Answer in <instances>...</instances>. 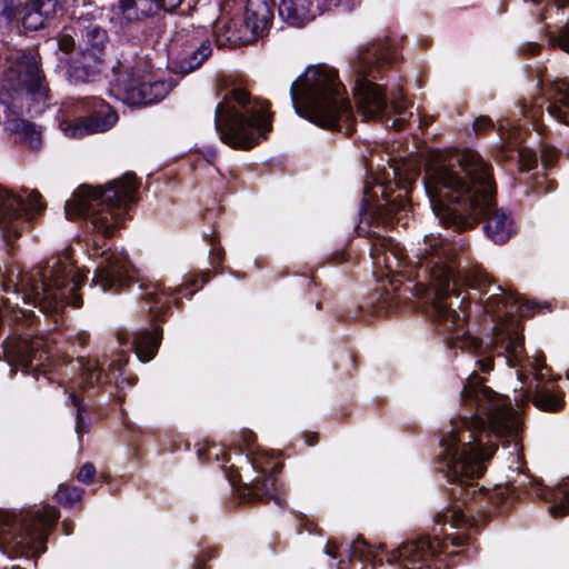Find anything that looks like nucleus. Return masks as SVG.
<instances>
[{"label": "nucleus", "instance_id": "obj_2", "mask_svg": "<svg viewBox=\"0 0 569 569\" xmlns=\"http://www.w3.org/2000/svg\"><path fill=\"white\" fill-rule=\"evenodd\" d=\"M370 256L377 267L386 268L389 273L407 276V282L401 288L399 281L392 279L389 281L392 292L385 287V292L379 293L375 306L378 312L396 310L399 299L408 292L426 300L432 323L451 348L471 355L481 352L482 342L469 333L465 317H460L447 299L457 292L460 280L472 289L483 291L492 282L483 270H469L461 278L452 246L440 237H426L415 264L407 262L403 249L390 238L378 239L371 247Z\"/></svg>", "mask_w": 569, "mask_h": 569}, {"label": "nucleus", "instance_id": "obj_45", "mask_svg": "<svg viewBox=\"0 0 569 569\" xmlns=\"http://www.w3.org/2000/svg\"><path fill=\"white\" fill-rule=\"evenodd\" d=\"M223 254H224V252H223L222 248L212 246V249H211L212 264L216 266V263H220L222 261Z\"/></svg>", "mask_w": 569, "mask_h": 569}, {"label": "nucleus", "instance_id": "obj_24", "mask_svg": "<svg viewBox=\"0 0 569 569\" xmlns=\"http://www.w3.org/2000/svg\"><path fill=\"white\" fill-rule=\"evenodd\" d=\"M60 7L59 0H29L21 9L22 26L29 30H39L54 17Z\"/></svg>", "mask_w": 569, "mask_h": 569}, {"label": "nucleus", "instance_id": "obj_38", "mask_svg": "<svg viewBox=\"0 0 569 569\" xmlns=\"http://www.w3.org/2000/svg\"><path fill=\"white\" fill-rule=\"evenodd\" d=\"M493 128L492 120L487 116H480L473 121V130L478 134H482Z\"/></svg>", "mask_w": 569, "mask_h": 569}, {"label": "nucleus", "instance_id": "obj_35", "mask_svg": "<svg viewBox=\"0 0 569 569\" xmlns=\"http://www.w3.org/2000/svg\"><path fill=\"white\" fill-rule=\"evenodd\" d=\"M351 556L360 560H370L373 557L371 548L361 538L356 539L351 545Z\"/></svg>", "mask_w": 569, "mask_h": 569}, {"label": "nucleus", "instance_id": "obj_25", "mask_svg": "<svg viewBox=\"0 0 569 569\" xmlns=\"http://www.w3.org/2000/svg\"><path fill=\"white\" fill-rule=\"evenodd\" d=\"M548 100V112L558 121L569 126V80H555L543 86Z\"/></svg>", "mask_w": 569, "mask_h": 569}, {"label": "nucleus", "instance_id": "obj_21", "mask_svg": "<svg viewBox=\"0 0 569 569\" xmlns=\"http://www.w3.org/2000/svg\"><path fill=\"white\" fill-rule=\"evenodd\" d=\"M162 338L160 328L153 330L142 329L132 332L130 336L118 333L119 345L129 343L138 359L142 362L154 358Z\"/></svg>", "mask_w": 569, "mask_h": 569}, {"label": "nucleus", "instance_id": "obj_48", "mask_svg": "<svg viewBox=\"0 0 569 569\" xmlns=\"http://www.w3.org/2000/svg\"><path fill=\"white\" fill-rule=\"evenodd\" d=\"M241 435H242V437H243V441L246 442V445H247L248 447H250V446L253 443V441H254V435H253V432H252V431H250V430H243V431L241 432Z\"/></svg>", "mask_w": 569, "mask_h": 569}, {"label": "nucleus", "instance_id": "obj_40", "mask_svg": "<svg viewBox=\"0 0 569 569\" xmlns=\"http://www.w3.org/2000/svg\"><path fill=\"white\" fill-rule=\"evenodd\" d=\"M58 47L61 51L69 53L74 48V39L70 34H61L58 39Z\"/></svg>", "mask_w": 569, "mask_h": 569}, {"label": "nucleus", "instance_id": "obj_5", "mask_svg": "<svg viewBox=\"0 0 569 569\" xmlns=\"http://www.w3.org/2000/svg\"><path fill=\"white\" fill-rule=\"evenodd\" d=\"M297 114L327 130L350 136L355 118L346 90L336 69L326 64L309 66L290 87Z\"/></svg>", "mask_w": 569, "mask_h": 569}, {"label": "nucleus", "instance_id": "obj_32", "mask_svg": "<svg viewBox=\"0 0 569 569\" xmlns=\"http://www.w3.org/2000/svg\"><path fill=\"white\" fill-rule=\"evenodd\" d=\"M16 0H0V29L8 28L16 18Z\"/></svg>", "mask_w": 569, "mask_h": 569}, {"label": "nucleus", "instance_id": "obj_34", "mask_svg": "<svg viewBox=\"0 0 569 569\" xmlns=\"http://www.w3.org/2000/svg\"><path fill=\"white\" fill-rule=\"evenodd\" d=\"M556 498H559L560 502L550 506L549 513L555 518L569 515V491L558 492Z\"/></svg>", "mask_w": 569, "mask_h": 569}, {"label": "nucleus", "instance_id": "obj_30", "mask_svg": "<svg viewBox=\"0 0 569 569\" xmlns=\"http://www.w3.org/2000/svg\"><path fill=\"white\" fill-rule=\"evenodd\" d=\"M69 400L72 406L76 407V432L81 436L89 431V425L84 421L82 413L86 411V407L82 405L81 399L74 393L69 395Z\"/></svg>", "mask_w": 569, "mask_h": 569}, {"label": "nucleus", "instance_id": "obj_10", "mask_svg": "<svg viewBox=\"0 0 569 569\" xmlns=\"http://www.w3.org/2000/svg\"><path fill=\"white\" fill-rule=\"evenodd\" d=\"M84 276L71 261L69 254L51 257L43 264L33 268L21 277V286L34 305L47 302L50 307L64 303L74 308L82 306V298L77 293Z\"/></svg>", "mask_w": 569, "mask_h": 569}, {"label": "nucleus", "instance_id": "obj_11", "mask_svg": "<svg viewBox=\"0 0 569 569\" xmlns=\"http://www.w3.org/2000/svg\"><path fill=\"white\" fill-rule=\"evenodd\" d=\"M498 293H492L485 302V311L491 316L493 326V348L499 353H506L508 363L515 366L519 360L523 348L521 323L516 318L529 317L531 307L521 302L519 295L508 291L501 286L497 287Z\"/></svg>", "mask_w": 569, "mask_h": 569}, {"label": "nucleus", "instance_id": "obj_8", "mask_svg": "<svg viewBox=\"0 0 569 569\" xmlns=\"http://www.w3.org/2000/svg\"><path fill=\"white\" fill-rule=\"evenodd\" d=\"M1 82L0 101L14 116L40 113L50 89L34 51H18L8 59Z\"/></svg>", "mask_w": 569, "mask_h": 569}, {"label": "nucleus", "instance_id": "obj_49", "mask_svg": "<svg viewBox=\"0 0 569 569\" xmlns=\"http://www.w3.org/2000/svg\"><path fill=\"white\" fill-rule=\"evenodd\" d=\"M306 442L308 446H315L318 442L317 433H305Z\"/></svg>", "mask_w": 569, "mask_h": 569}, {"label": "nucleus", "instance_id": "obj_57", "mask_svg": "<svg viewBox=\"0 0 569 569\" xmlns=\"http://www.w3.org/2000/svg\"><path fill=\"white\" fill-rule=\"evenodd\" d=\"M556 187L550 183L549 190L555 189Z\"/></svg>", "mask_w": 569, "mask_h": 569}, {"label": "nucleus", "instance_id": "obj_29", "mask_svg": "<svg viewBox=\"0 0 569 569\" xmlns=\"http://www.w3.org/2000/svg\"><path fill=\"white\" fill-rule=\"evenodd\" d=\"M16 131L23 138V140L32 148L38 149L40 147L41 137L40 132L36 129L33 123L24 120H20L16 124Z\"/></svg>", "mask_w": 569, "mask_h": 569}, {"label": "nucleus", "instance_id": "obj_7", "mask_svg": "<svg viewBox=\"0 0 569 569\" xmlns=\"http://www.w3.org/2000/svg\"><path fill=\"white\" fill-rule=\"evenodd\" d=\"M270 102L252 99L242 88L231 89L214 111V126L220 140L233 149L248 150L272 130Z\"/></svg>", "mask_w": 569, "mask_h": 569}, {"label": "nucleus", "instance_id": "obj_42", "mask_svg": "<svg viewBox=\"0 0 569 569\" xmlns=\"http://www.w3.org/2000/svg\"><path fill=\"white\" fill-rule=\"evenodd\" d=\"M182 0H157L159 10L172 11L181 4Z\"/></svg>", "mask_w": 569, "mask_h": 569}, {"label": "nucleus", "instance_id": "obj_16", "mask_svg": "<svg viewBox=\"0 0 569 569\" xmlns=\"http://www.w3.org/2000/svg\"><path fill=\"white\" fill-rule=\"evenodd\" d=\"M251 463L259 473H266L268 470L271 472L268 476H259L250 483H244L239 489V497L244 502H259L273 500L278 506H281V499L277 493V480L274 472L276 466H270L269 460L263 456H256L252 458Z\"/></svg>", "mask_w": 569, "mask_h": 569}, {"label": "nucleus", "instance_id": "obj_54", "mask_svg": "<svg viewBox=\"0 0 569 569\" xmlns=\"http://www.w3.org/2000/svg\"><path fill=\"white\" fill-rule=\"evenodd\" d=\"M209 279V273H206V278H202L201 284L206 283Z\"/></svg>", "mask_w": 569, "mask_h": 569}, {"label": "nucleus", "instance_id": "obj_12", "mask_svg": "<svg viewBox=\"0 0 569 569\" xmlns=\"http://www.w3.org/2000/svg\"><path fill=\"white\" fill-rule=\"evenodd\" d=\"M46 208L37 190L22 188L20 193H12L0 188V232L8 242L20 237L27 224Z\"/></svg>", "mask_w": 569, "mask_h": 569}, {"label": "nucleus", "instance_id": "obj_51", "mask_svg": "<svg viewBox=\"0 0 569 569\" xmlns=\"http://www.w3.org/2000/svg\"><path fill=\"white\" fill-rule=\"evenodd\" d=\"M562 7H569V0H556V9L559 10Z\"/></svg>", "mask_w": 569, "mask_h": 569}, {"label": "nucleus", "instance_id": "obj_26", "mask_svg": "<svg viewBox=\"0 0 569 569\" xmlns=\"http://www.w3.org/2000/svg\"><path fill=\"white\" fill-rule=\"evenodd\" d=\"M273 0H247L244 24L252 36H262L273 19Z\"/></svg>", "mask_w": 569, "mask_h": 569}, {"label": "nucleus", "instance_id": "obj_47", "mask_svg": "<svg viewBox=\"0 0 569 569\" xmlns=\"http://www.w3.org/2000/svg\"><path fill=\"white\" fill-rule=\"evenodd\" d=\"M126 362H127L126 353L120 355L117 360H112L110 362V368L112 370V375H114V370H120L121 366H123Z\"/></svg>", "mask_w": 569, "mask_h": 569}, {"label": "nucleus", "instance_id": "obj_53", "mask_svg": "<svg viewBox=\"0 0 569 569\" xmlns=\"http://www.w3.org/2000/svg\"><path fill=\"white\" fill-rule=\"evenodd\" d=\"M348 563L343 560L339 562V569H347Z\"/></svg>", "mask_w": 569, "mask_h": 569}, {"label": "nucleus", "instance_id": "obj_23", "mask_svg": "<svg viewBox=\"0 0 569 569\" xmlns=\"http://www.w3.org/2000/svg\"><path fill=\"white\" fill-rule=\"evenodd\" d=\"M320 12L315 0H281L279 14L291 27L301 28L312 21Z\"/></svg>", "mask_w": 569, "mask_h": 569}, {"label": "nucleus", "instance_id": "obj_15", "mask_svg": "<svg viewBox=\"0 0 569 569\" xmlns=\"http://www.w3.org/2000/svg\"><path fill=\"white\" fill-rule=\"evenodd\" d=\"M3 348L7 360L12 367H19L26 372L31 370L34 376L40 372V367L49 359L44 341L40 337L4 341Z\"/></svg>", "mask_w": 569, "mask_h": 569}, {"label": "nucleus", "instance_id": "obj_39", "mask_svg": "<svg viewBox=\"0 0 569 569\" xmlns=\"http://www.w3.org/2000/svg\"><path fill=\"white\" fill-rule=\"evenodd\" d=\"M96 476V468L92 463H84L78 472V480L83 483H89Z\"/></svg>", "mask_w": 569, "mask_h": 569}, {"label": "nucleus", "instance_id": "obj_22", "mask_svg": "<svg viewBox=\"0 0 569 569\" xmlns=\"http://www.w3.org/2000/svg\"><path fill=\"white\" fill-rule=\"evenodd\" d=\"M212 41L209 38L193 41L186 46L182 54L172 60L171 69L174 73L182 76L194 71L211 56Z\"/></svg>", "mask_w": 569, "mask_h": 569}, {"label": "nucleus", "instance_id": "obj_55", "mask_svg": "<svg viewBox=\"0 0 569 569\" xmlns=\"http://www.w3.org/2000/svg\"><path fill=\"white\" fill-rule=\"evenodd\" d=\"M196 569H203V568L201 567L200 561H198V562H197V565H196Z\"/></svg>", "mask_w": 569, "mask_h": 569}, {"label": "nucleus", "instance_id": "obj_50", "mask_svg": "<svg viewBox=\"0 0 569 569\" xmlns=\"http://www.w3.org/2000/svg\"><path fill=\"white\" fill-rule=\"evenodd\" d=\"M326 553L331 556L332 558L337 557V555H336V547L333 545H331V542L327 543Z\"/></svg>", "mask_w": 569, "mask_h": 569}, {"label": "nucleus", "instance_id": "obj_41", "mask_svg": "<svg viewBox=\"0 0 569 569\" xmlns=\"http://www.w3.org/2000/svg\"><path fill=\"white\" fill-rule=\"evenodd\" d=\"M378 209L381 210L380 213L383 214L386 218H391L399 209V206L392 203L389 200H386V203L378 204Z\"/></svg>", "mask_w": 569, "mask_h": 569}, {"label": "nucleus", "instance_id": "obj_9", "mask_svg": "<svg viewBox=\"0 0 569 569\" xmlns=\"http://www.w3.org/2000/svg\"><path fill=\"white\" fill-rule=\"evenodd\" d=\"M54 507L13 512L0 509V549L11 558L28 561L47 550L48 536L59 519Z\"/></svg>", "mask_w": 569, "mask_h": 569}, {"label": "nucleus", "instance_id": "obj_17", "mask_svg": "<svg viewBox=\"0 0 569 569\" xmlns=\"http://www.w3.org/2000/svg\"><path fill=\"white\" fill-rule=\"evenodd\" d=\"M110 21L121 31L156 16L160 10L157 0H117L111 8Z\"/></svg>", "mask_w": 569, "mask_h": 569}, {"label": "nucleus", "instance_id": "obj_19", "mask_svg": "<svg viewBox=\"0 0 569 569\" xmlns=\"http://www.w3.org/2000/svg\"><path fill=\"white\" fill-rule=\"evenodd\" d=\"M72 31L80 38V48L102 57L109 42L108 31L91 14L78 17L72 23Z\"/></svg>", "mask_w": 569, "mask_h": 569}, {"label": "nucleus", "instance_id": "obj_44", "mask_svg": "<svg viewBox=\"0 0 569 569\" xmlns=\"http://www.w3.org/2000/svg\"><path fill=\"white\" fill-rule=\"evenodd\" d=\"M520 50L523 52V53H527V54H530V56H535L539 52L540 50V46L536 42H528V43H525L521 46Z\"/></svg>", "mask_w": 569, "mask_h": 569}, {"label": "nucleus", "instance_id": "obj_58", "mask_svg": "<svg viewBox=\"0 0 569 569\" xmlns=\"http://www.w3.org/2000/svg\"><path fill=\"white\" fill-rule=\"evenodd\" d=\"M540 0H532V2L538 3Z\"/></svg>", "mask_w": 569, "mask_h": 569}, {"label": "nucleus", "instance_id": "obj_1", "mask_svg": "<svg viewBox=\"0 0 569 569\" xmlns=\"http://www.w3.org/2000/svg\"><path fill=\"white\" fill-rule=\"evenodd\" d=\"M461 399L469 407L470 416L451 420L450 430L440 440V470L445 473L449 487L448 497L452 505L435 517L441 525L443 538L433 536L410 540L388 556L389 563H398L406 569L421 568L422 563L438 553L447 552L448 545L465 546L469 538L460 532H447L471 526L473 511L483 507L486 493L476 489L473 480L485 472V461L490 459L497 445L486 446L482 433L489 430L497 438H508L518 446L521 422L518 412L507 397L495 392L483 385V379L473 371L467 379Z\"/></svg>", "mask_w": 569, "mask_h": 569}, {"label": "nucleus", "instance_id": "obj_18", "mask_svg": "<svg viewBox=\"0 0 569 569\" xmlns=\"http://www.w3.org/2000/svg\"><path fill=\"white\" fill-rule=\"evenodd\" d=\"M530 366L535 370V387H530V390L522 392L520 398H516L515 401L518 402L519 400H531L538 409L549 412H557L561 410L565 406L563 399L560 396L553 393L550 388L542 385L547 376L543 370H549L547 365L543 362V357L535 358L530 362Z\"/></svg>", "mask_w": 569, "mask_h": 569}, {"label": "nucleus", "instance_id": "obj_31", "mask_svg": "<svg viewBox=\"0 0 569 569\" xmlns=\"http://www.w3.org/2000/svg\"><path fill=\"white\" fill-rule=\"evenodd\" d=\"M549 41L569 53V20L556 31H548Z\"/></svg>", "mask_w": 569, "mask_h": 569}, {"label": "nucleus", "instance_id": "obj_27", "mask_svg": "<svg viewBox=\"0 0 569 569\" xmlns=\"http://www.w3.org/2000/svg\"><path fill=\"white\" fill-rule=\"evenodd\" d=\"M141 299L147 306V311L152 320L162 321L163 316L170 308V297L177 291H167L158 282L141 283Z\"/></svg>", "mask_w": 569, "mask_h": 569}, {"label": "nucleus", "instance_id": "obj_36", "mask_svg": "<svg viewBox=\"0 0 569 569\" xmlns=\"http://www.w3.org/2000/svg\"><path fill=\"white\" fill-rule=\"evenodd\" d=\"M559 152L550 146H543L540 151L541 163L545 168L552 167L557 161Z\"/></svg>", "mask_w": 569, "mask_h": 569}, {"label": "nucleus", "instance_id": "obj_43", "mask_svg": "<svg viewBox=\"0 0 569 569\" xmlns=\"http://www.w3.org/2000/svg\"><path fill=\"white\" fill-rule=\"evenodd\" d=\"M197 282H198V279H192L189 283H187L184 287L182 288H179L178 291L182 292V291H187L184 293L186 297H191L196 290H198L199 288H202V284H199V287H197Z\"/></svg>", "mask_w": 569, "mask_h": 569}, {"label": "nucleus", "instance_id": "obj_33", "mask_svg": "<svg viewBox=\"0 0 569 569\" xmlns=\"http://www.w3.org/2000/svg\"><path fill=\"white\" fill-rule=\"evenodd\" d=\"M518 161L521 171H530L537 166V153L531 149L521 148L518 150Z\"/></svg>", "mask_w": 569, "mask_h": 569}, {"label": "nucleus", "instance_id": "obj_3", "mask_svg": "<svg viewBox=\"0 0 569 569\" xmlns=\"http://www.w3.org/2000/svg\"><path fill=\"white\" fill-rule=\"evenodd\" d=\"M431 208L440 223L461 232L485 220L486 236L497 244L515 233L510 214L497 207L491 167L473 150L428 164L423 178Z\"/></svg>", "mask_w": 569, "mask_h": 569}, {"label": "nucleus", "instance_id": "obj_52", "mask_svg": "<svg viewBox=\"0 0 569 569\" xmlns=\"http://www.w3.org/2000/svg\"><path fill=\"white\" fill-rule=\"evenodd\" d=\"M520 108H521V114L522 116H529V113L531 112L530 110L527 109V104L525 102H522L520 104Z\"/></svg>", "mask_w": 569, "mask_h": 569}, {"label": "nucleus", "instance_id": "obj_14", "mask_svg": "<svg viewBox=\"0 0 569 569\" xmlns=\"http://www.w3.org/2000/svg\"><path fill=\"white\" fill-rule=\"evenodd\" d=\"M78 109L88 112V116L78 117L74 121H60V129L70 138L104 132L118 120L116 111L100 98L86 97L78 101Z\"/></svg>", "mask_w": 569, "mask_h": 569}, {"label": "nucleus", "instance_id": "obj_46", "mask_svg": "<svg viewBox=\"0 0 569 569\" xmlns=\"http://www.w3.org/2000/svg\"><path fill=\"white\" fill-rule=\"evenodd\" d=\"M482 372H489L492 369V359L490 357L481 358L477 361Z\"/></svg>", "mask_w": 569, "mask_h": 569}, {"label": "nucleus", "instance_id": "obj_6", "mask_svg": "<svg viewBox=\"0 0 569 569\" xmlns=\"http://www.w3.org/2000/svg\"><path fill=\"white\" fill-rule=\"evenodd\" d=\"M395 59L396 52L386 40H379L360 48L357 53L349 59V64L355 78L352 88L353 97L357 101L358 111L363 120L381 121L385 122L387 127L402 130L407 120L412 117V112L407 109V102L401 96L392 97L390 108L396 117H389V103L386 94L382 88L372 81L376 80Z\"/></svg>", "mask_w": 569, "mask_h": 569}, {"label": "nucleus", "instance_id": "obj_13", "mask_svg": "<svg viewBox=\"0 0 569 569\" xmlns=\"http://www.w3.org/2000/svg\"><path fill=\"white\" fill-rule=\"evenodd\" d=\"M147 63L139 60L133 67L120 72L111 87V93L123 103L147 106L159 102L169 92L164 81L152 80L146 73Z\"/></svg>", "mask_w": 569, "mask_h": 569}, {"label": "nucleus", "instance_id": "obj_28", "mask_svg": "<svg viewBox=\"0 0 569 569\" xmlns=\"http://www.w3.org/2000/svg\"><path fill=\"white\" fill-rule=\"evenodd\" d=\"M78 361L82 369L81 383L83 387H93L111 381L110 373L103 372L98 361L84 360L83 358Z\"/></svg>", "mask_w": 569, "mask_h": 569}, {"label": "nucleus", "instance_id": "obj_56", "mask_svg": "<svg viewBox=\"0 0 569 569\" xmlns=\"http://www.w3.org/2000/svg\"><path fill=\"white\" fill-rule=\"evenodd\" d=\"M63 527H64V532H66V535H69V533H70V531H69V530H67V525H66L64 522H63Z\"/></svg>", "mask_w": 569, "mask_h": 569}, {"label": "nucleus", "instance_id": "obj_37", "mask_svg": "<svg viewBox=\"0 0 569 569\" xmlns=\"http://www.w3.org/2000/svg\"><path fill=\"white\" fill-rule=\"evenodd\" d=\"M59 500L73 503L81 499V491L76 487H63L58 492Z\"/></svg>", "mask_w": 569, "mask_h": 569}, {"label": "nucleus", "instance_id": "obj_20", "mask_svg": "<svg viewBox=\"0 0 569 569\" xmlns=\"http://www.w3.org/2000/svg\"><path fill=\"white\" fill-rule=\"evenodd\" d=\"M102 57L80 48L74 52L68 66V76L73 82H93L100 77Z\"/></svg>", "mask_w": 569, "mask_h": 569}, {"label": "nucleus", "instance_id": "obj_4", "mask_svg": "<svg viewBox=\"0 0 569 569\" xmlns=\"http://www.w3.org/2000/svg\"><path fill=\"white\" fill-rule=\"evenodd\" d=\"M137 189L136 174L126 172L104 189L80 186L64 206L68 219L83 218L87 222L90 256L99 258L92 282L104 292H120L133 282L128 257L104 247L106 240L123 227L130 204L136 200Z\"/></svg>", "mask_w": 569, "mask_h": 569}]
</instances>
